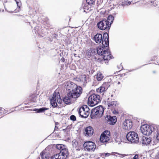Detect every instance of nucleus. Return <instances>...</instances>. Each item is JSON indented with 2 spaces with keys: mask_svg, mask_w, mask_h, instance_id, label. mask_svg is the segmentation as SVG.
Masks as SVG:
<instances>
[{
  "mask_svg": "<svg viewBox=\"0 0 159 159\" xmlns=\"http://www.w3.org/2000/svg\"><path fill=\"white\" fill-rule=\"evenodd\" d=\"M82 92V89L80 86H77V88L73 89L67 93L63 99V101L66 104H69L73 99L79 97Z\"/></svg>",
  "mask_w": 159,
  "mask_h": 159,
  "instance_id": "1",
  "label": "nucleus"
},
{
  "mask_svg": "<svg viewBox=\"0 0 159 159\" xmlns=\"http://www.w3.org/2000/svg\"><path fill=\"white\" fill-rule=\"evenodd\" d=\"M97 52L99 55L103 56L104 61H106L105 63H107V61L111 58V54L109 49L104 48L103 47H98L97 49Z\"/></svg>",
  "mask_w": 159,
  "mask_h": 159,
  "instance_id": "2",
  "label": "nucleus"
},
{
  "mask_svg": "<svg viewBox=\"0 0 159 159\" xmlns=\"http://www.w3.org/2000/svg\"><path fill=\"white\" fill-rule=\"evenodd\" d=\"M104 109L102 106H98L92 110L91 117L92 119L100 118L103 115Z\"/></svg>",
  "mask_w": 159,
  "mask_h": 159,
  "instance_id": "3",
  "label": "nucleus"
},
{
  "mask_svg": "<svg viewBox=\"0 0 159 159\" xmlns=\"http://www.w3.org/2000/svg\"><path fill=\"white\" fill-rule=\"evenodd\" d=\"M101 100L100 97L98 95L93 94L89 97L88 104L91 107H93L97 104Z\"/></svg>",
  "mask_w": 159,
  "mask_h": 159,
  "instance_id": "4",
  "label": "nucleus"
},
{
  "mask_svg": "<svg viewBox=\"0 0 159 159\" xmlns=\"http://www.w3.org/2000/svg\"><path fill=\"white\" fill-rule=\"evenodd\" d=\"M126 137L128 140L131 143H138L139 142L138 134L134 131L129 132Z\"/></svg>",
  "mask_w": 159,
  "mask_h": 159,
  "instance_id": "5",
  "label": "nucleus"
},
{
  "mask_svg": "<svg viewBox=\"0 0 159 159\" xmlns=\"http://www.w3.org/2000/svg\"><path fill=\"white\" fill-rule=\"evenodd\" d=\"M62 100L58 92H55L52 98L50 99V103L52 106L56 107L57 106V102L58 104H61Z\"/></svg>",
  "mask_w": 159,
  "mask_h": 159,
  "instance_id": "6",
  "label": "nucleus"
},
{
  "mask_svg": "<svg viewBox=\"0 0 159 159\" xmlns=\"http://www.w3.org/2000/svg\"><path fill=\"white\" fill-rule=\"evenodd\" d=\"M140 130L142 133L145 135H149L155 130L154 126L144 125L141 126Z\"/></svg>",
  "mask_w": 159,
  "mask_h": 159,
  "instance_id": "7",
  "label": "nucleus"
},
{
  "mask_svg": "<svg viewBox=\"0 0 159 159\" xmlns=\"http://www.w3.org/2000/svg\"><path fill=\"white\" fill-rule=\"evenodd\" d=\"M98 28L101 30H109L111 27L110 23L106 19L100 21L97 24Z\"/></svg>",
  "mask_w": 159,
  "mask_h": 159,
  "instance_id": "8",
  "label": "nucleus"
},
{
  "mask_svg": "<svg viewBox=\"0 0 159 159\" xmlns=\"http://www.w3.org/2000/svg\"><path fill=\"white\" fill-rule=\"evenodd\" d=\"M78 112L82 117L86 118L89 115V109L87 106L84 105L80 108Z\"/></svg>",
  "mask_w": 159,
  "mask_h": 159,
  "instance_id": "9",
  "label": "nucleus"
},
{
  "mask_svg": "<svg viewBox=\"0 0 159 159\" xmlns=\"http://www.w3.org/2000/svg\"><path fill=\"white\" fill-rule=\"evenodd\" d=\"M84 147L88 151H94L96 148V145L94 143L91 141L85 142L84 144Z\"/></svg>",
  "mask_w": 159,
  "mask_h": 159,
  "instance_id": "10",
  "label": "nucleus"
},
{
  "mask_svg": "<svg viewBox=\"0 0 159 159\" xmlns=\"http://www.w3.org/2000/svg\"><path fill=\"white\" fill-rule=\"evenodd\" d=\"M110 134L109 131H105L101 135L100 139V141L102 143L107 142L110 139Z\"/></svg>",
  "mask_w": 159,
  "mask_h": 159,
  "instance_id": "11",
  "label": "nucleus"
},
{
  "mask_svg": "<svg viewBox=\"0 0 159 159\" xmlns=\"http://www.w3.org/2000/svg\"><path fill=\"white\" fill-rule=\"evenodd\" d=\"M57 159H66L68 155V151L67 149H63L56 155Z\"/></svg>",
  "mask_w": 159,
  "mask_h": 159,
  "instance_id": "12",
  "label": "nucleus"
},
{
  "mask_svg": "<svg viewBox=\"0 0 159 159\" xmlns=\"http://www.w3.org/2000/svg\"><path fill=\"white\" fill-rule=\"evenodd\" d=\"M94 133V130L91 126H88L84 129V135L87 137L91 136Z\"/></svg>",
  "mask_w": 159,
  "mask_h": 159,
  "instance_id": "13",
  "label": "nucleus"
},
{
  "mask_svg": "<svg viewBox=\"0 0 159 159\" xmlns=\"http://www.w3.org/2000/svg\"><path fill=\"white\" fill-rule=\"evenodd\" d=\"M77 85L74 83L70 82H67L65 83V87L66 90H72L73 89L77 88Z\"/></svg>",
  "mask_w": 159,
  "mask_h": 159,
  "instance_id": "14",
  "label": "nucleus"
},
{
  "mask_svg": "<svg viewBox=\"0 0 159 159\" xmlns=\"http://www.w3.org/2000/svg\"><path fill=\"white\" fill-rule=\"evenodd\" d=\"M109 36L108 34L105 33L103 35L102 44L104 47H107L109 45Z\"/></svg>",
  "mask_w": 159,
  "mask_h": 159,
  "instance_id": "15",
  "label": "nucleus"
},
{
  "mask_svg": "<svg viewBox=\"0 0 159 159\" xmlns=\"http://www.w3.org/2000/svg\"><path fill=\"white\" fill-rule=\"evenodd\" d=\"M132 127V123L131 121L129 120H125L123 123V127L125 129H130Z\"/></svg>",
  "mask_w": 159,
  "mask_h": 159,
  "instance_id": "16",
  "label": "nucleus"
},
{
  "mask_svg": "<svg viewBox=\"0 0 159 159\" xmlns=\"http://www.w3.org/2000/svg\"><path fill=\"white\" fill-rule=\"evenodd\" d=\"M108 83H105L99 88L97 89V92L98 93H102L105 91L108 88Z\"/></svg>",
  "mask_w": 159,
  "mask_h": 159,
  "instance_id": "17",
  "label": "nucleus"
},
{
  "mask_svg": "<svg viewBox=\"0 0 159 159\" xmlns=\"http://www.w3.org/2000/svg\"><path fill=\"white\" fill-rule=\"evenodd\" d=\"M143 144L146 145H149L151 143V139L150 137L143 136L140 141Z\"/></svg>",
  "mask_w": 159,
  "mask_h": 159,
  "instance_id": "18",
  "label": "nucleus"
},
{
  "mask_svg": "<svg viewBox=\"0 0 159 159\" xmlns=\"http://www.w3.org/2000/svg\"><path fill=\"white\" fill-rule=\"evenodd\" d=\"M106 118L109 123L111 125H114L116 122V118L115 116H107Z\"/></svg>",
  "mask_w": 159,
  "mask_h": 159,
  "instance_id": "19",
  "label": "nucleus"
},
{
  "mask_svg": "<svg viewBox=\"0 0 159 159\" xmlns=\"http://www.w3.org/2000/svg\"><path fill=\"white\" fill-rule=\"evenodd\" d=\"M95 42L97 43H100L102 41V35L101 34H97L94 38Z\"/></svg>",
  "mask_w": 159,
  "mask_h": 159,
  "instance_id": "20",
  "label": "nucleus"
},
{
  "mask_svg": "<svg viewBox=\"0 0 159 159\" xmlns=\"http://www.w3.org/2000/svg\"><path fill=\"white\" fill-rule=\"evenodd\" d=\"M48 108L46 107H42L39 109L35 108L34 109V111H36V113H41L44 112L45 111L48 110Z\"/></svg>",
  "mask_w": 159,
  "mask_h": 159,
  "instance_id": "21",
  "label": "nucleus"
},
{
  "mask_svg": "<svg viewBox=\"0 0 159 159\" xmlns=\"http://www.w3.org/2000/svg\"><path fill=\"white\" fill-rule=\"evenodd\" d=\"M95 51L94 50H92V49H88L86 52V56L88 57L89 58H90L92 55V54L93 53H95Z\"/></svg>",
  "mask_w": 159,
  "mask_h": 159,
  "instance_id": "22",
  "label": "nucleus"
},
{
  "mask_svg": "<svg viewBox=\"0 0 159 159\" xmlns=\"http://www.w3.org/2000/svg\"><path fill=\"white\" fill-rule=\"evenodd\" d=\"M117 104V102L116 101H113L110 102L108 104V107L110 108L114 107Z\"/></svg>",
  "mask_w": 159,
  "mask_h": 159,
  "instance_id": "23",
  "label": "nucleus"
},
{
  "mask_svg": "<svg viewBox=\"0 0 159 159\" xmlns=\"http://www.w3.org/2000/svg\"><path fill=\"white\" fill-rule=\"evenodd\" d=\"M103 78V76L102 74L100 72H98L96 78L98 81L101 80Z\"/></svg>",
  "mask_w": 159,
  "mask_h": 159,
  "instance_id": "24",
  "label": "nucleus"
},
{
  "mask_svg": "<svg viewBox=\"0 0 159 159\" xmlns=\"http://www.w3.org/2000/svg\"><path fill=\"white\" fill-rule=\"evenodd\" d=\"M56 148L58 150H60V151L62 150L66 149L65 148L64 146L61 144H57L56 146Z\"/></svg>",
  "mask_w": 159,
  "mask_h": 159,
  "instance_id": "25",
  "label": "nucleus"
},
{
  "mask_svg": "<svg viewBox=\"0 0 159 159\" xmlns=\"http://www.w3.org/2000/svg\"><path fill=\"white\" fill-rule=\"evenodd\" d=\"M114 17L111 16H109L108 17L107 19L108 21L110 23V24L111 25V23L113 22L114 20Z\"/></svg>",
  "mask_w": 159,
  "mask_h": 159,
  "instance_id": "26",
  "label": "nucleus"
},
{
  "mask_svg": "<svg viewBox=\"0 0 159 159\" xmlns=\"http://www.w3.org/2000/svg\"><path fill=\"white\" fill-rule=\"evenodd\" d=\"M7 113L6 111L2 108L0 107V114L2 115Z\"/></svg>",
  "mask_w": 159,
  "mask_h": 159,
  "instance_id": "27",
  "label": "nucleus"
},
{
  "mask_svg": "<svg viewBox=\"0 0 159 159\" xmlns=\"http://www.w3.org/2000/svg\"><path fill=\"white\" fill-rule=\"evenodd\" d=\"M86 1L89 4L91 5L94 3L95 0H86Z\"/></svg>",
  "mask_w": 159,
  "mask_h": 159,
  "instance_id": "28",
  "label": "nucleus"
},
{
  "mask_svg": "<svg viewBox=\"0 0 159 159\" xmlns=\"http://www.w3.org/2000/svg\"><path fill=\"white\" fill-rule=\"evenodd\" d=\"M118 135V133L116 132H115L114 133L113 136L115 140L116 141V139H117V136Z\"/></svg>",
  "mask_w": 159,
  "mask_h": 159,
  "instance_id": "29",
  "label": "nucleus"
},
{
  "mask_svg": "<svg viewBox=\"0 0 159 159\" xmlns=\"http://www.w3.org/2000/svg\"><path fill=\"white\" fill-rule=\"evenodd\" d=\"M81 80L82 81L85 82L86 81V78L85 75H82L81 77Z\"/></svg>",
  "mask_w": 159,
  "mask_h": 159,
  "instance_id": "30",
  "label": "nucleus"
},
{
  "mask_svg": "<svg viewBox=\"0 0 159 159\" xmlns=\"http://www.w3.org/2000/svg\"><path fill=\"white\" fill-rule=\"evenodd\" d=\"M70 118L71 120H72L73 121L75 120H76V117L73 115H72L70 116Z\"/></svg>",
  "mask_w": 159,
  "mask_h": 159,
  "instance_id": "31",
  "label": "nucleus"
},
{
  "mask_svg": "<svg viewBox=\"0 0 159 159\" xmlns=\"http://www.w3.org/2000/svg\"><path fill=\"white\" fill-rule=\"evenodd\" d=\"M41 158L42 159H49V157H46L45 154L41 156Z\"/></svg>",
  "mask_w": 159,
  "mask_h": 159,
  "instance_id": "32",
  "label": "nucleus"
},
{
  "mask_svg": "<svg viewBox=\"0 0 159 159\" xmlns=\"http://www.w3.org/2000/svg\"><path fill=\"white\" fill-rule=\"evenodd\" d=\"M111 155V154H110V153H103L102 155V156H105V157H108L110 155Z\"/></svg>",
  "mask_w": 159,
  "mask_h": 159,
  "instance_id": "33",
  "label": "nucleus"
},
{
  "mask_svg": "<svg viewBox=\"0 0 159 159\" xmlns=\"http://www.w3.org/2000/svg\"><path fill=\"white\" fill-rule=\"evenodd\" d=\"M49 159H57L56 155L52 156L50 157H49Z\"/></svg>",
  "mask_w": 159,
  "mask_h": 159,
  "instance_id": "34",
  "label": "nucleus"
},
{
  "mask_svg": "<svg viewBox=\"0 0 159 159\" xmlns=\"http://www.w3.org/2000/svg\"><path fill=\"white\" fill-rule=\"evenodd\" d=\"M34 97L32 99H30L31 101L33 102H35L36 101V97L34 96Z\"/></svg>",
  "mask_w": 159,
  "mask_h": 159,
  "instance_id": "35",
  "label": "nucleus"
},
{
  "mask_svg": "<svg viewBox=\"0 0 159 159\" xmlns=\"http://www.w3.org/2000/svg\"><path fill=\"white\" fill-rule=\"evenodd\" d=\"M133 158L134 159H139V156L138 155H135L133 157Z\"/></svg>",
  "mask_w": 159,
  "mask_h": 159,
  "instance_id": "36",
  "label": "nucleus"
},
{
  "mask_svg": "<svg viewBox=\"0 0 159 159\" xmlns=\"http://www.w3.org/2000/svg\"><path fill=\"white\" fill-rule=\"evenodd\" d=\"M118 154L120 155V157H124L125 156V154H121L119 153H118Z\"/></svg>",
  "mask_w": 159,
  "mask_h": 159,
  "instance_id": "37",
  "label": "nucleus"
},
{
  "mask_svg": "<svg viewBox=\"0 0 159 159\" xmlns=\"http://www.w3.org/2000/svg\"><path fill=\"white\" fill-rule=\"evenodd\" d=\"M157 159H159V152L158 153L157 155Z\"/></svg>",
  "mask_w": 159,
  "mask_h": 159,
  "instance_id": "38",
  "label": "nucleus"
},
{
  "mask_svg": "<svg viewBox=\"0 0 159 159\" xmlns=\"http://www.w3.org/2000/svg\"><path fill=\"white\" fill-rule=\"evenodd\" d=\"M19 4H20V3H19V2H17V5L18 6H19V7L20 8V6H19Z\"/></svg>",
  "mask_w": 159,
  "mask_h": 159,
  "instance_id": "39",
  "label": "nucleus"
},
{
  "mask_svg": "<svg viewBox=\"0 0 159 159\" xmlns=\"http://www.w3.org/2000/svg\"><path fill=\"white\" fill-rule=\"evenodd\" d=\"M58 129L57 127L55 126V129L56 130V129Z\"/></svg>",
  "mask_w": 159,
  "mask_h": 159,
  "instance_id": "40",
  "label": "nucleus"
},
{
  "mask_svg": "<svg viewBox=\"0 0 159 159\" xmlns=\"http://www.w3.org/2000/svg\"><path fill=\"white\" fill-rule=\"evenodd\" d=\"M117 84H120V82H118Z\"/></svg>",
  "mask_w": 159,
  "mask_h": 159,
  "instance_id": "41",
  "label": "nucleus"
},
{
  "mask_svg": "<svg viewBox=\"0 0 159 159\" xmlns=\"http://www.w3.org/2000/svg\"><path fill=\"white\" fill-rule=\"evenodd\" d=\"M14 111V110H12L11 111Z\"/></svg>",
  "mask_w": 159,
  "mask_h": 159,
  "instance_id": "42",
  "label": "nucleus"
}]
</instances>
